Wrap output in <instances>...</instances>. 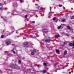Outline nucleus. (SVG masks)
<instances>
[{"mask_svg":"<svg viewBox=\"0 0 74 74\" xmlns=\"http://www.w3.org/2000/svg\"><path fill=\"white\" fill-rule=\"evenodd\" d=\"M67 52L66 50H65L64 51V55H66V54H67Z\"/></svg>","mask_w":74,"mask_h":74,"instance_id":"nucleus-7","label":"nucleus"},{"mask_svg":"<svg viewBox=\"0 0 74 74\" xmlns=\"http://www.w3.org/2000/svg\"><path fill=\"white\" fill-rule=\"evenodd\" d=\"M67 36H69V34H67Z\"/></svg>","mask_w":74,"mask_h":74,"instance_id":"nucleus-31","label":"nucleus"},{"mask_svg":"<svg viewBox=\"0 0 74 74\" xmlns=\"http://www.w3.org/2000/svg\"><path fill=\"white\" fill-rule=\"evenodd\" d=\"M14 49H13L12 50H11V51L13 53H15V52L14 51Z\"/></svg>","mask_w":74,"mask_h":74,"instance_id":"nucleus-13","label":"nucleus"},{"mask_svg":"<svg viewBox=\"0 0 74 74\" xmlns=\"http://www.w3.org/2000/svg\"><path fill=\"white\" fill-rule=\"evenodd\" d=\"M45 42H50V41H51L50 38L49 37L47 38L46 40H45Z\"/></svg>","mask_w":74,"mask_h":74,"instance_id":"nucleus-1","label":"nucleus"},{"mask_svg":"<svg viewBox=\"0 0 74 74\" xmlns=\"http://www.w3.org/2000/svg\"><path fill=\"white\" fill-rule=\"evenodd\" d=\"M1 18H3V17L2 16L1 17Z\"/></svg>","mask_w":74,"mask_h":74,"instance_id":"nucleus-32","label":"nucleus"},{"mask_svg":"<svg viewBox=\"0 0 74 74\" xmlns=\"http://www.w3.org/2000/svg\"><path fill=\"white\" fill-rule=\"evenodd\" d=\"M0 5H3V4L2 3H0Z\"/></svg>","mask_w":74,"mask_h":74,"instance_id":"nucleus-26","label":"nucleus"},{"mask_svg":"<svg viewBox=\"0 0 74 74\" xmlns=\"http://www.w3.org/2000/svg\"><path fill=\"white\" fill-rule=\"evenodd\" d=\"M62 6V5H59V7H61Z\"/></svg>","mask_w":74,"mask_h":74,"instance_id":"nucleus-25","label":"nucleus"},{"mask_svg":"<svg viewBox=\"0 0 74 74\" xmlns=\"http://www.w3.org/2000/svg\"><path fill=\"white\" fill-rule=\"evenodd\" d=\"M43 64H44V66H47V64L46 63H44Z\"/></svg>","mask_w":74,"mask_h":74,"instance_id":"nucleus-20","label":"nucleus"},{"mask_svg":"<svg viewBox=\"0 0 74 74\" xmlns=\"http://www.w3.org/2000/svg\"><path fill=\"white\" fill-rule=\"evenodd\" d=\"M39 66H40V65H37V67H39Z\"/></svg>","mask_w":74,"mask_h":74,"instance_id":"nucleus-30","label":"nucleus"},{"mask_svg":"<svg viewBox=\"0 0 74 74\" xmlns=\"http://www.w3.org/2000/svg\"><path fill=\"white\" fill-rule=\"evenodd\" d=\"M53 19L54 20V21H55V20H56V18L54 17V18H53Z\"/></svg>","mask_w":74,"mask_h":74,"instance_id":"nucleus-18","label":"nucleus"},{"mask_svg":"<svg viewBox=\"0 0 74 74\" xmlns=\"http://www.w3.org/2000/svg\"><path fill=\"white\" fill-rule=\"evenodd\" d=\"M71 19H72L74 18V16H73L71 17Z\"/></svg>","mask_w":74,"mask_h":74,"instance_id":"nucleus-14","label":"nucleus"},{"mask_svg":"<svg viewBox=\"0 0 74 74\" xmlns=\"http://www.w3.org/2000/svg\"><path fill=\"white\" fill-rule=\"evenodd\" d=\"M43 32H44V33H47L48 32V31L46 29H43L42 30Z\"/></svg>","mask_w":74,"mask_h":74,"instance_id":"nucleus-4","label":"nucleus"},{"mask_svg":"<svg viewBox=\"0 0 74 74\" xmlns=\"http://www.w3.org/2000/svg\"><path fill=\"white\" fill-rule=\"evenodd\" d=\"M40 10H42V11H44V10H45V9H44V8H40Z\"/></svg>","mask_w":74,"mask_h":74,"instance_id":"nucleus-12","label":"nucleus"},{"mask_svg":"<svg viewBox=\"0 0 74 74\" xmlns=\"http://www.w3.org/2000/svg\"><path fill=\"white\" fill-rule=\"evenodd\" d=\"M56 37H60V35L59 34H58L56 35Z\"/></svg>","mask_w":74,"mask_h":74,"instance_id":"nucleus-9","label":"nucleus"},{"mask_svg":"<svg viewBox=\"0 0 74 74\" xmlns=\"http://www.w3.org/2000/svg\"><path fill=\"white\" fill-rule=\"evenodd\" d=\"M23 1V0H20V1L21 3H22Z\"/></svg>","mask_w":74,"mask_h":74,"instance_id":"nucleus-21","label":"nucleus"},{"mask_svg":"<svg viewBox=\"0 0 74 74\" xmlns=\"http://www.w3.org/2000/svg\"><path fill=\"white\" fill-rule=\"evenodd\" d=\"M5 43L7 45H9L11 43V42L9 40H7L5 42Z\"/></svg>","mask_w":74,"mask_h":74,"instance_id":"nucleus-2","label":"nucleus"},{"mask_svg":"<svg viewBox=\"0 0 74 74\" xmlns=\"http://www.w3.org/2000/svg\"><path fill=\"white\" fill-rule=\"evenodd\" d=\"M66 21V19H63L62 20V22H65Z\"/></svg>","mask_w":74,"mask_h":74,"instance_id":"nucleus-8","label":"nucleus"},{"mask_svg":"<svg viewBox=\"0 0 74 74\" xmlns=\"http://www.w3.org/2000/svg\"><path fill=\"white\" fill-rule=\"evenodd\" d=\"M67 29H69V30H71V29L70 27V26H68L67 27Z\"/></svg>","mask_w":74,"mask_h":74,"instance_id":"nucleus-10","label":"nucleus"},{"mask_svg":"<svg viewBox=\"0 0 74 74\" xmlns=\"http://www.w3.org/2000/svg\"><path fill=\"white\" fill-rule=\"evenodd\" d=\"M25 18H27V15H26L25 16Z\"/></svg>","mask_w":74,"mask_h":74,"instance_id":"nucleus-24","label":"nucleus"},{"mask_svg":"<svg viewBox=\"0 0 74 74\" xmlns=\"http://www.w3.org/2000/svg\"><path fill=\"white\" fill-rule=\"evenodd\" d=\"M14 67L13 66H12V67H13V68H14V67H15V65L14 66Z\"/></svg>","mask_w":74,"mask_h":74,"instance_id":"nucleus-29","label":"nucleus"},{"mask_svg":"<svg viewBox=\"0 0 74 74\" xmlns=\"http://www.w3.org/2000/svg\"><path fill=\"white\" fill-rule=\"evenodd\" d=\"M28 44V42H25L23 44V45H25V46H26Z\"/></svg>","mask_w":74,"mask_h":74,"instance_id":"nucleus-5","label":"nucleus"},{"mask_svg":"<svg viewBox=\"0 0 74 74\" xmlns=\"http://www.w3.org/2000/svg\"><path fill=\"white\" fill-rule=\"evenodd\" d=\"M64 69V68H63V69L61 68L60 69H59V68L57 69V70H60L61 69Z\"/></svg>","mask_w":74,"mask_h":74,"instance_id":"nucleus-17","label":"nucleus"},{"mask_svg":"<svg viewBox=\"0 0 74 74\" xmlns=\"http://www.w3.org/2000/svg\"><path fill=\"white\" fill-rule=\"evenodd\" d=\"M21 61L20 60L18 61V63H21Z\"/></svg>","mask_w":74,"mask_h":74,"instance_id":"nucleus-23","label":"nucleus"},{"mask_svg":"<svg viewBox=\"0 0 74 74\" xmlns=\"http://www.w3.org/2000/svg\"><path fill=\"white\" fill-rule=\"evenodd\" d=\"M1 38H3V37H4V36H3V35H2L1 36Z\"/></svg>","mask_w":74,"mask_h":74,"instance_id":"nucleus-22","label":"nucleus"},{"mask_svg":"<svg viewBox=\"0 0 74 74\" xmlns=\"http://www.w3.org/2000/svg\"><path fill=\"white\" fill-rule=\"evenodd\" d=\"M36 36H34L33 37V38H36Z\"/></svg>","mask_w":74,"mask_h":74,"instance_id":"nucleus-27","label":"nucleus"},{"mask_svg":"<svg viewBox=\"0 0 74 74\" xmlns=\"http://www.w3.org/2000/svg\"><path fill=\"white\" fill-rule=\"evenodd\" d=\"M61 27H62L61 26H59L58 27L57 29H61Z\"/></svg>","mask_w":74,"mask_h":74,"instance_id":"nucleus-11","label":"nucleus"},{"mask_svg":"<svg viewBox=\"0 0 74 74\" xmlns=\"http://www.w3.org/2000/svg\"><path fill=\"white\" fill-rule=\"evenodd\" d=\"M35 52H36V51L35 50H33V51H32L31 53L32 55H34V53H35Z\"/></svg>","mask_w":74,"mask_h":74,"instance_id":"nucleus-3","label":"nucleus"},{"mask_svg":"<svg viewBox=\"0 0 74 74\" xmlns=\"http://www.w3.org/2000/svg\"><path fill=\"white\" fill-rule=\"evenodd\" d=\"M2 8H3L2 7L1 8H0V10H1Z\"/></svg>","mask_w":74,"mask_h":74,"instance_id":"nucleus-28","label":"nucleus"},{"mask_svg":"<svg viewBox=\"0 0 74 74\" xmlns=\"http://www.w3.org/2000/svg\"><path fill=\"white\" fill-rule=\"evenodd\" d=\"M31 23H35V21H33L31 22Z\"/></svg>","mask_w":74,"mask_h":74,"instance_id":"nucleus-19","label":"nucleus"},{"mask_svg":"<svg viewBox=\"0 0 74 74\" xmlns=\"http://www.w3.org/2000/svg\"><path fill=\"white\" fill-rule=\"evenodd\" d=\"M42 72L44 73H46V72H47V70H45L43 71Z\"/></svg>","mask_w":74,"mask_h":74,"instance_id":"nucleus-16","label":"nucleus"},{"mask_svg":"<svg viewBox=\"0 0 74 74\" xmlns=\"http://www.w3.org/2000/svg\"><path fill=\"white\" fill-rule=\"evenodd\" d=\"M69 45L70 46H72L73 47H74V42H73V44L70 43Z\"/></svg>","mask_w":74,"mask_h":74,"instance_id":"nucleus-6","label":"nucleus"},{"mask_svg":"<svg viewBox=\"0 0 74 74\" xmlns=\"http://www.w3.org/2000/svg\"><path fill=\"white\" fill-rule=\"evenodd\" d=\"M56 52H57V53H59V51L58 50V49H56Z\"/></svg>","mask_w":74,"mask_h":74,"instance_id":"nucleus-15","label":"nucleus"}]
</instances>
